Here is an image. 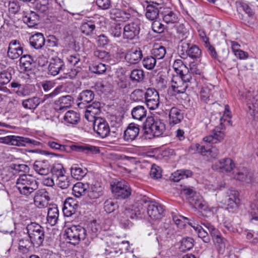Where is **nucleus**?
I'll return each instance as SVG.
<instances>
[{"instance_id":"nucleus-1","label":"nucleus","mask_w":258,"mask_h":258,"mask_svg":"<svg viewBox=\"0 0 258 258\" xmlns=\"http://www.w3.org/2000/svg\"><path fill=\"white\" fill-rule=\"evenodd\" d=\"M16 188L20 194L28 196L38 188V182L30 174H22L17 179Z\"/></svg>"},{"instance_id":"nucleus-2","label":"nucleus","mask_w":258,"mask_h":258,"mask_svg":"<svg viewBox=\"0 0 258 258\" xmlns=\"http://www.w3.org/2000/svg\"><path fill=\"white\" fill-rule=\"evenodd\" d=\"M81 70V69L77 67L76 68L71 69L70 71L65 70L64 62L62 59L57 57L50 59L48 68L49 74L56 76L60 71H63L65 75L63 78L70 79L75 78Z\"/></svg>"},{"instance_id":"nucleus-3","label":"nucleus","mask_w":258,"mask_h":258,"mask_svg":"<svg viewBox=\"0 0 258 258\" xmlns=\"http://www.w3.org/2000/svg\"><path fill=\"white\" fill-rule=\"evenodd\" d=\"M26 231L33 246L38 247L42 244L45 237L43 227L35 222H31L27 225Z\"/></svg>"},{"instance_id":"nucleus-4","label":"nucleus","mask_w":258,"mask_h":258,"mask_svg":"<svg viewBox=\"0 0 258 258\" xmlns=\"http://www.w3.org/2000/svg\"><path fill=\"white\" fill-rule=\"evenodd\" d=\"M144 130L146 134L159 137L165 130V125L161 120L150 116L146 118L144 122Z\"/></svg>"},{"instance_id":"nucleus-5","label":"nucleus","mask_w":258,"mask_h":258,"mask_svg":"<svg viewBox=\"0 0 258 258\" xmlns=\"http://www.w3.org/2000/svg\"><path fill=\"white\" fill-rule=\"evenodd\" d=\"M3 142L13 146L34 147L41 145L39 141L33 138L18 136H10L3 139Z\"/></svg>"},{"instance_id":"nucleus-6","label":"nucleus","mask_w":258,"mask_h":258,"mask_svg":"<svg viewBox=\"0 0 258 258\" xmlns=\"http://www.w3.org/2000/svg\"><path fill=\"white\" fill-rule=\"evenodd\" d=\"M178 53L182 58L188 56L193 59H197L201 56L202 51L197 45L181 40L178 46Z\"/></svg>"},{"instance_id":"nucleus-7","label":"nucleus","mask_w":258,"mask_h":258,"mask_svg":"<svg viewBox=\"0 0 258 258\" xmlns=\"http://www.w3.org/2000/svg\"><path fill=\"white\" fill-rule=\"evenodd\" d=\"M69 242L73 245L78 244L81 240H84L87 235L86 229L80 225H72L66 230Z\"/></svg>"},{"instance_id":"nucleus-8","label":"nucleus","mask_w":258,"mask_h":258,"mask_svg":"<svg viewBox=\"0 0 258 258\" xmlns=\"http://www.w3.org/2000/svg\"><path fill=\"white\" fill-rule=\"evenodd\" d=\"M114 196L119 199H125L131 195L132 189L127 182L124 180L114 182L111 185Z\"/></svg>"},{"instance_id":"nucleus-9","label":"nucleus","mask_w":258,"mask_h":258,"mask_svg":"<svg viewBox=\"0 0 258 258\" xmlns=\"http://www.w3.org/2000/svg\"><path fill=\"white\" fill-rule=\"evenodd\" d=\"M150 202V199L146 196L141 197L140 200H138V203L134 205L132 208H126L123 211H127L128 214H126V216L130 219H134L138 217L142 218L145 214L146 207L144 208L139 207L142 205L143 204H147Z\"/></svg>"},{"instance_id":"nucleus-10","label":"nucleus","mask_w":258,"mask_h":258,"mask_svg":"<svg viewBox=\"0 0 258 258\" xmlns=\"http://www.w3.org/2000/svg\"><path fill=\"white\" fill-rule=\"evenodd\" d=\"M137 13V11L134 8L132 7H128L127 9H124V10L112 8L110 11L109 14L111 19L125 22L128 21Z\"/></svg>"},{"instance_id":"nucleus-11","label":"nucleus","mask_w":258,"mask_h":258,"mask_svg":"<svg viewBox=\"0 0 258 258\" xmlns=\"http://www.w3.org/2000/svg\"><path fill=\"white\" fill-rule=\"evenodd\" d=\"M141 25L139 19H136L133 22L125 24L122 32L123 38L127 40L138 38L141 30Z\"/></svg>"},{"instance_id":"nucleus-12","label":"nucleus","mask_w":258,"mask_h":258,"mask_svg":"<svg viewBox=\"0 0 258 258\" xmlns=\"http://www.w3.org/2000/svg\"><path fill=\"white\" fill-rule=\"evenodd\" d=\"M145 100L147 106L150 110H155L159 107V95L155 89L148 88L146 90Z\"/></svg>"},{"instance_id":"nucleus-13","label":"nucleus","mask_w":258,"mask_h":258,"mask_svg":"<svg viewBox=\"0 0 258 258\" xmlns=\"http://www.w3.org/2000/svg\"><path fill=\"white\" fill-rule=\"evenodd\" d=\"M93 122L94 132L101 138H104L108 136L110 130L107 122L102 118L95 119Z\"/></svg>"},{"instance_id":"nucleus-14","label":"nucleus","mask_w":258,"mask_h":258,"mask_svg":"<svg viewBox=\"0 0 258 258\" xmlns=\"http://www.w3.org/2000/svg\"><path fill=\"white\" fill-rule=\"evenodd\" d=\"M234 178L246 183L258 182V176L254 175L246 168L239 169L234 175Z\"/></svg>"},{"instance_id":"nucleus-15","label":"nucleus","mask_w":258,"mask_h":258,"mask_svg":"<svg viewBox=\"0 0 258 258\" xmlns=\"http://www.w3.org/2000/svg\"><path fill=\"white\" fill-rule=\"evenodd\" d=\"M239 192L233 189H229L226 192L225 203L227 206L228 209L236 210L239 204Z\"/></svg>"},{"instance_id":"nucleus-16","label":"nucleus","mask_w":258,"mask_h":258,"mask_svg":"<svg viewBox=\"0 0 258 258\" xmlns=\"http://www.w3.org/2000/svg\"><path fill=\"white\" fill-rule=\"evenodd\" d=\"M23 53V47L19 41L12 40L9 44L7 51L8 57L11 59L18 58Z\"/></svg>"},{"instance_id":"nucleus-17","label":"nucleus","mask_w":258,"mask_h":258,"mask_svg":"<svg viewBox=\"0 0 258 258\" xmlns=\"http://www.w3.org/2000/svg\"><path fill=\"white\" fill-rule=\"evenodd\" d=\"M235 167L234 163L230 158H225L216 162L213 166L212 168L220 172L231 171Z\"/></svg>"},{"instance_id":"nucleus-18","label":"nucleus","mask_w":258,"mask_h":258,"mask_svg":"<svg viewBox=\"0 0 258 258\" xmlns=\"http://www.w3.org/2000/svg\"><path fill=\"white\" fill-rule=\"evenodd\" d=\"M101 112V104L99 102H94L92 104H90L86 107L85 116L89 121H92L95 119H97L96 116Z\"/></svg>"},{"instance_id":"nucleus-19","label":"nucleus","mask_w":258,"mask_h":258,"mask_svg":"<svg viewBox=\"0 0 258 258\" xmlns=\"http://www.w3.org/2000/svg\"><path fill=\"white\" fill-rule=\"evenodd\" d=\"M49 200L48 193L45 189H41L36 191L34 197L35 205L39 208L45 207Z\"/></svg>"},{"instance_id":"nucleus-20","label":"nucleus","mask_w":258,"mask_h":258,"mask_svg":"<svg viewBox=\"0 0 258 258\" xmlns=\"http://www.w3.org/2000/svg\"><path fill=\"white\" fill-rule=\"evenodd\" d=\"M147 213L153 219H159L164 212L163 206L158 203L150 202L148 205Z\"/></svg>"},{"instance_id":"nucleus-21","label":"nucleus","mask_w":258,"mask_h":258,"mask_svg":"<svg viewBox=\"0 0 258 258\" xmlns=\"http://www.w3.org/2000/svg\"><path fill=\"white\" fill-rule=\"evenodd\" d=\"M79 207V205L74 199L67 198L64 202L62 211L65 216L70 217L74 214Z\"/></svg>"},{"instance_id":"nucleus-22","label":"nucleus","mask_w":258,"mask_h":258,"mask_svg":"<svg viewBox=\"0 0 258 258\" xmlns=\"http://www.w3.org/2000/svg\"><path fill=\"white\" fill-rule=\"evenodd\" d=\"M139 125L135 123H130L124 132V139L126 141H132L138 136L140 132Z\"/></svg>"},{"instance_id":"nucleus-23","label":"nucleus","mask_w":258,"mask_h":258,"mask_svg":"<svg viewBox=\"0 0 258 258\" xmlns=\"http://www.w3.org/2000/svg\"><path fill=\"white\" fill-rule=\"evenodd\" d=\"M72 150L82 152L87 155L97 154L100 153L98 147L88 144L72 145Z\"/></svg>"},{"instance_id":"nucleus-24","label":"nucleus","mask_w":258,"mask_h":258,"mask_svg":"<svg viewBox=\"0 0 258 258\" xmlns=\"http://www.w3.org/2000/svg\"><path fill=\"white\" fill-rule=\"evenodd\" d=\"M50 166V163L47 160L35 161L33 164L34 170L41 175H46L49 173Z\"/></svg>"},{"instance_id":"nucleus-25","label":"nucleus","mask_w":258,"mask_h":258,"mask_svg":"<svg viewBox=\"0 0 258 258\" xmlns=\"http://www.w3.org/2000/svg\"><path fill=\"white\" fill-rule=\"evenodd\" d=\"M103 187L99 182H95L94 184L89 185L87 190V196L92 200L97 199L103 194Z\"/></svg>"},{"instance_id":"nucleus-26","label":"nucleus","mask_w":258,"mask_h":258,"mask_svg":"<svg viewBox=\"0 0 258 258\" xmlns=\"http://www.w3.org/2000/svg\"><path fill=\"white\" fill-rule=\"evenodd\" d=\"M142 56V51L140 48L132 49L125 54V59L130 64H136L141 60Z\"/></svg>"},{"instance_id":"nucleus-27","label":"nucleus","mask_w":258,"mask_h":258,"mask_svg":"<svg viewBox=\"0 0 258 258\" xmlns=\"http://www.w3.org/2000/svg\"><path fill=\"white\" fill-rule=\"evenodd\" d=\"M224 138V133L223 131L219 130L218 127L213 130L212 134L205 137L203 140L207 143L216 144L221 142Z\"/></svg>"},{"instance_id":"nucleus-28","label":"nucleus","mask_w":258,"mask_h":258,"mask_svg":"<svg viewBox=\"0 0 258 258\" xmlns=\"http://www.w3.org/2000/svg\"><path fill=\"white\" fill-rule=\"evenodd\" d=\"M73 102V97L71 95L62 96L55 101V109L58 111L66 109L70 107Z\"/></svg>"},{"instance_id":"nucleus-29","label":"nucleus","mask_w":258,"mask_h":258,"mask_svg":"<svg viewBox=\"0 0 258 258\" xmlns=\"http://www.w3.org/2000/svg\"><path fill=\"white\" fill-rule=\"evenodd\" d=\"M59 216V211L55 205H52L48 209L47 221L50 226L55 225L57 222Z\"/></svg>"},{"instance_id":"nucleus-30","label":"nucleus","mask_w":258,"mask_h":258,"mask_svg":"<svg viewBox=\"0 0 258 258\" xmlns=\"http://www.w3.org/2000/svg\"><path fill=\"white\" fill-rule=\"evenodd\" d=\"M22 20L28 27H32L37 24L39 20V16L33 11L24 12Z\"/></svg>"},{"instance_id":"nucleus-31","label":"nucleus","mask_w":258,"mask_h":258,"mask_svg":"<svg viewBox=\"0 0 258 258\" xmlns=\"http://www.w3.org/2000/svg\"><path fill=\"white\" fill-rule=\"evenodd\" d=\"M169 123L175 125L179 123L183 118V115L181 110L176 107H172L169 112Z\"/></svg>"},{"instance_id":"nucleus-32","label":"nucleus","mask_w":258,"mask_h":258,"mask_svg":"<svg viewBox=\"0 0 258 258\" xmlns=\"http://www.w3.org/2000/svg\"><path fill=\"white\" fill-rule=\"evenodd\" d=\"M89 188V184L88 183L78 182L74 185L72 190L75 197L80 198L87 193L88 189Z\"/></svg>"},{"instance_id":"nucleus-33","label":"nucleus","mask_w":258,"mask_h":258,"mask_svg":"<svg viewBox=\"0 0 258 258\" xmlns=\"http://www.w3.org/2000/svg\"><path fill=\"white\" fill-rule=\"evenodd\" d=\"M43 102V100L41 98L34 96L24 100L22 101V105L25 109L35 110Z\"/></svg>"},{"instance_id":"nucleus-34","label":"nucleus","mask_w":258,"mask_h":258,"mask_svg":"<svg viewBox=\"0 0 258 258\" xmlns=\"http://www.w3.org/2000/svg\"><path fill=\"white\" fill-rule=\"evenodd\" d=\"M29 42L33 48L40 49L44 45L45 41L43 35L38 33L30 37Z\"/></svg>"},{"instance_id":"nucleus-35","label":"nucleus","mask_w":258,"mask_h":258,"mask_svg":"<svg viewBox=\"0 0 258 258\" xmlns=\"http://www.w3.org/2000/svg\"><path fill=\"white\" fill-rule=\"evenodd\" d=\"M163 21L167 23H175L178 21L177 15L169 8H164L161 12Z\"/></svg>"},{"instance_id":"nucleus-36","label":"nucleus","mask_w":258,"mask_h":258,"mask_svg":"<svg viewBox=\"0 0 258 258\" xmlns=\"http://www.w3.org/2000/svg\"><path fill=\"white\" fill-rule=\"evenodd\" d=\"M94 98V92L90 90H86L83 91L78 97V99L81 101L78 105L79 107H82L81 105L85 103L91 102Z\"/></svg>"},{"instance_id":"nucleus-37","label":"nucleus","mask_w":258,"mask_h":258,"mask_svg":"<svg viewBox=\"0 0 258 258\" xmlns=\"http://www.w3.org/2000/svg\"><path fill=\"white\" fill-rule=\"evenodd\" d=\"M118 239L113 238L112 242L113 243V247L112 248L113 251H111L110 253H117L120 251V253L121 254L123 251H125L128 250L130 245L129 242L127 241H122L120 242L117 241Z\"/></svg>"},{"instance_id":"nucleus-38","label":"nucleus","mask_w":258,"mask_h":258,"mask_svg":"<svg viewBox=\"0 0 258 258\" xmlns=\"http://www.w3.org/2000/svg\"><path fill=\"white\" fill-rule=\"evenodd\" d=\"M131 114L134 119L142 120L146 117L147 110L144 106L138 105L132 109Z\"/></svg>"},{"instance_id":"nucleus-39","label":"nucleus","mask_w":258,"mask_h":258,"mask_svg":"<svg viewBox=\"0 0 258 258\" xmlns=\"http://www.w3.org/2000/svg\"><path fill=\"white\" fill-rule=\"evenodd\" d=\"M178 79V76H173L171 80L172 85L171 88L173 91L177 94L183 93L186 91V88L188 87V84L184 83L182 82V85H179L177 83V79Z\"/></svg>"},{"instance_id":"nucleus-40","label":"nucleus","mask_w":258,"mask_h":258,"mask_svg":"<svg viewBox=\"0 0 258 258\" xmlns=\"http://www.w3.org/2000/svg\"><path fill=\"white\" fill-rule=\"evenodd\" d=\"M80 114L74 110L67 111L63 116L64 121L69 124H76L80 121Z\"/></svg>"},{"instance_id":"nucleus-41","label":"nucleus","mask_w":258,"mask_h":258,"mask_svg":"<svg viewBox=\"0 0 258 258\" xmlns=\"http://www.w3.org/2000/svg\"><path fill=\"white\" fill-rule=\"evenodd\" d=\"M72 176L77 180L82 179L87 174V170L86 168H82L78 166V165H74L71 167V170Z\"/></svg>"},{"instance_id":"nucleus-42","label":"nucleus","mask_w":258,"mask_h":258,"mask_svg":"<svg viewBox=\"0 0 258 258\" xmlns=\"http://www.w3.org/2000/svg\"><path fill=\"white\" fill-rule=\"evenodd\" d=\"M192 172L189 170H178L172 174L171 178L174 182H178L180 180L191 177Z\"/></svg>"},{"instance_id":"nucleus-43","label":"nucleus","mask_w":258,"mask_h":258,"mask_svg":"<svg viewBox=\"0 0 258 258\" xmlns=\"http://www.w3.org/2000/svg\"><path fill=\"white\" fill-rule=\"evenodd\" d=\"M159 8L161 9V7L158 8L154 5H148L146 7V16L147 18L150 20L156 19L159 15Z\"/></svg>"},{"instance_id":"nucleus-44","label":"nucleus","mask_w":258,"mask_h":258,"mask_svg":"<svg viewBox=\"0 0 258 258\" xmlns=\"http://www.w3.org/2000/svg\"><path fill=\"white\" fill-rule=\"evenodd\" d=\"M96 28L94 22L89 21L82 24L80 26L81 32L86 36H90L93 34Z\"/></svg>"},{"instance_id":"nucleus-45","label":"nucleus","mask_w":258,"mask_h":258,"mask_svg":"<svg viewBox=\"0 0 258 258\" xmlns=\"http://www.w3.org/2000/svg\"><path fill=\"white\" fill-rule=\"evenodd\" d=\"M33 60L30 55H22L20 58V64L25 71H29L32 69V64Z\"/></svg>"},{"instance_id":"nucleus-46","label":"nucleus","mask_w":258,"mask_h":258,"mask_svg":"<svg viewBox=\"0 0 258 258\" xmlns=\"http://www.w3.org/2000/svg\"><path fill=\"white\" fill-rule=\"evenodd\" d=\"M145 77V74L142 70H133L130 74V79L133 83H137L142 82Z\"/></svg>"},{"instance_id":"nucleus-47","label":"nucleus","mask_w":258,"mask_h":258,"mask_svg":"<svg viewBox=\"0 0 258 258\" xmlns=\"http://www.w3.org/2000/svg\"><path fill=\"white\" fill-rule=\"evenodd\" d=\"M31 246H33V244L29 237L22 238L19 241V251L23 253H26L28 252Z\"/></svg>"},{"instance_id":"nucleus-48","label":"nucleus","mask_w":258,"mask_h":258,"mask_svg":"<svg viewBox=\"0 0 258 258\" xmlns=\"http://www.w3.org/2000/svg\"><path fill=\"white\" fill-rule=\"evenodd\" d=\"M48 146L52 149L58 150L60 152H70L72 150V146L60 145L55 142L49 141L47 143Z\"/></svg>"},{"instance_id":"nucleus-49","label":"nucleus","mask_w":258,"mask_h":258,"mask_svg":"<svg viewBox=\"0 0 258 258\" xmlns=\"http://www.w3.org/2000/svg\"><path fill=\"white\" fill-rule=\"evenodd\" d=\"M127 211H122L119 213L117 218L119 221L120 224L125 228H130L133 225L132 222L130 220L129 218L126 216V214H128Z\"/></svg>"},{"instance_id":"nucleus-50","label":"nucleus","mask_w":258,"mask_h":258,"mask_svg":"<svg viewBox=\"0 0 258 258\" xmlns=\"http://www.w3.org/2000/svg\"><path fill=\"white\" fill-rule=\"evenodd\" d=\"M166 53V49L162 46H155L151 50V54L156 59H161L164 57Z\"/></svg>"},{"instance_id":"nucleus-51","label":"nucleus","mask_w":258,"mask_h":258,"mask_svg":"<svg viewBox=\"0 0 258 258\" xmlns=\"http://www.w3.org/2000/svg\"><path fill=\"white\" fill-rule=\"evenodd\" d=\"M156 60L153 55L147 56L144 58L142 63L145 68L151 70L155 67Z\"/></svg>"},{"instance_id":"nucleus-52","label":"nucleus","mask_w":258,"mask_h":258,"mask_svg":"<svg viewBox=\"0 0 258 258\" xmlns=\"http://www.w3.org/2000/svg\"><path fill=\"white\" fill-rule=\"evenodd\" d=\"M90 70L91 72L96 74H102L106 70V67L105 64L100 62H95L90 67Z\"/></svg>"},{"instance_id":"nucleus-53","label":"nucleus","mask_w":258,"mask_h":258,"mask_svg":"<svg viewBox=\"0 0 258 258\" xmlns=\"http://www.w3.org/2000/svg\"><path fill=\"white\" fill-rule=\"evenodd\" d=\"M194 239L191 237L183 238L181 241L180 249L183 251L190 250L194 245Z\"/></svg>"},{"instance_id":"nucleus-54","label":"nucleus","mask_w":258,"mask_h":258,"mask_svg":"<svg viewBox=\"0 0 258 258\" xmlns=\"http://www.w3.org/2000/svg\"><path fill=\"white\" fill-rule=\"evenodd\" d=\"M118 207L116 201L112 199H108L104 203V210L107 213L113 212Z\"/></svg>"},{"instance_id":"nucleus-55","label":"nucleus","mask_w":258,"mask_h":258,"mask_svg":"<svg viewBox=\"0 0 258 258\" xmlns=\"http://www.w3.org/2000/svg\"><path fill=\"white\" fill-rule=\"evenodd\" d=\"M247 104L249 110L252 111V115H255L258 112V96L255 95L252 98H249Z\"/></svg>"},{"instance_id":"nucleus-56","label":"nucleus","mask_w":258,"mask_h":258,"mask_svg":"<svg viewBox=\"0 0 258 258\" xmlns=\"http://www.w3.org/2000/svg\"><path fill=\"white\" fill-rule=\"evenodd\" d=\"M48 0H39L35 5V9L41 13L46 14L48 10Z\"/></svg>"},{"instance_id":"nucleus-57","label":"nucleus","mask_w":258,"mask_h":258,"mask_svg":"<svg viewBox=\"0 0 258 258\" xmlns=\"http://www.w3.org/2000/svg\"><path fill=\"white\" fill-rule=\"evenodd\" d=\"M206 229L208 231L213 239L215 237L221 235L219 231L216 229L213 225L209 222L204 223L203 224Z\"/></svg>"},{"instance_id":"nucleus-58","label":"nucleus","mask_w":258,"mask_h":258,"mask_svg":"<svg viewBox=\"0 0 258 258\" xmlns=\"http://www.w3.org/2000/svg\"><path fill=\"white\" fill-rule=\"evenodd\" d=\"M172 219L174 222L175 224L178 227H184L185 224V222L184 221L189 220V219L186 218L185 217L178 215L175 213H172Z\"/></svg>"},{"instance_id":"nucleus-59","label":"nucleus","mask_w":258,"mask_h":258,"mask_svg":"<svg viewBox=\"0 0 258 258\" xmlns=\"http://www.w3.org/2000/svg\"><path fill=\"white\" fill-rule=\"evenodd\" d=\"M50 170L53 175L55 176L56 177L62 175L65 173V170L61 164L54 165Z\"/></svg>"},{"instance_id":"nucleus-60","label":"nucleus","mask_w":258,"mask_h":258,"mask_svg":"<svg viewBox=\"0 0 258 258\" xmlns=\"http://www.w3.org/2000/svg\"><path fill=\"white\" fill-rule=\"evenodd\" d=\"M146 91H144L142 89H136L131 94V98L135 101H138L142 100V99H145Z\"/></svg>"},{"instance_id":"nucleus-61","label":"nucleus","mask_w":258,"mask_h":258,"mask_svg":"<svg viewBox=\"0 0 258 258\" xmlns=\"http://www.w3.org/2000/svg\"><path fill=\"white\" fill-rule=\"evenodd\" d=\"M228 106H225V111L224 112V116L221 117L220 125L222 126L225 125V123H227L228 125H231V120L230 119V111L228 109Z\"/></svg>"},{"instance_id":"nucleus-62","label":"nucleus","mask_w":258,"mask_h":258,"mask_svg":"<svg viewBox=\"0 0 258 258\" xmlns=\"http://www.w3.org/2000/svg\"><path fill=\"white\" fill-rule=\"evenodd\" d=\"M94 55L99 59L107 61L110 59V54L109 52L101 50H96L94 52Z\"/></svg>"},{"instance_id":"nucleus-63","label":"nucleus","mask_w":258,"mask_h":258,"mask_svg":"<svg viewBox=\"0 0 258 258\" xmlns=\"http://www.w3.org/2000/svg\"><path fill=\"white\" fill-rule=\"evenodd\" d=\"M150 176L155 179L161 178L162 176L161 168L155 164L153 165L150 171Z\"/></svg>"},{"instance_id":"nucleus-64","label":"nucleus","mask_w":258,"mask_h":258,"mask_svg":"<svg viewBox=\"0 0 258 258\" xmlns=\"http://www.w3.org/2000/svg\"><path fill=\"white\" fill-rule=\"evenodd\" d=\"M12 76L8 72H4L0 74V84L5 85L8 84L11 80Z\"/></svg>"}]
</instances>
